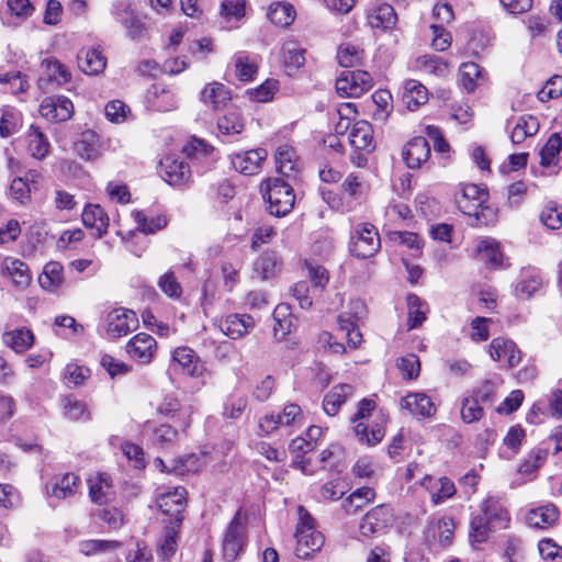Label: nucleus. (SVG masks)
Returning a JSON list of instances; mask_svg holds the SVG:
<instances>
[{
  "label": "nucleus",
  "instance_id": "a18cd8bd",
  "mask_svg": "<svg viewBox=\"0 0 562 562\" xmlns=\"http://www.w3.org/2000/svg\"><path fill=\"white\" fill-rule=\"evenodd\" d=\"M539 131V122L532 115H521L516 121L510 133V139L514 144L522 143L527 137L535 135Z\"/></svg>",
  "mask_w": 562,
  "mask_h": 562
},
{
  "label": "nucleus",
  "instance_id": "6ab92c4d",
  "mask_svg": "<svg viewBox=\"0 0 562 562\" xmlns=\"http://www.w3.org/2000/svg\"><path fill=\"white\" fill-rule=\"evenodd\" d=\"M43 74L38 79L41 88L48 89L49 85L61 86L71 78L68 69L57 59L47 58L42 61Z\"/></svg>",
  "mask_w": 562,
  "mask_h": 562
},
{
  "label": "nucleus",
  "instance_id": "412c9836",
  "mask_svg": "<svg viewBox=\"0 0 562 562\" xmlns=\"http://www.w3.org/2000/svg\"><path fill=\"white\" fill-rule=\"evenodd\" d=\"M483 517L486 518L493 527L505 528L509 521V513L504 501L498 496L490 495L481 505Z\"/></svg>",
  "mask_w": 562,
  "mask_h": 562
},
{
  "label": "nucleus",
  "instance_id": "7ed1b4c3",
  "mask_svg": "<svg viewBox=\"0 0 562 562\" xmlns=\"http://www.w3.org/2000/svg\"><path fill=\"white\" fill-rule=\"evenodd\" d=\"M380 246L379 233L373 225L360 223L355 227L349 244L352 256L361 259L371 258L378 252Z\"/></svg>",
  "mask_w": 562,
  "mask_h": 562
},
{
  "label": "nucleus",
  "instance_id": "1a4fd4ad",
  "mask_svg": "<svg viewBox=\"0 0 562 562\" xmlns=\"http://www.w3.org/2000/svg\"><path fill=\"white\" fill-rule=\"evenodd\" d=\"M128 357L138 363L148 364L157 352L155 338L146 333H138L125 346Z\"/></svg>",
  "mask_w": 562,
  "mask_h": 562
},
{
  "label": "nucleus",
  "instance_id": "72a5a7b5",
  "mask_svg": "<svg viewBox=\"0 0 562 562\" xmlns=\"http://www.w3.org/2000/svg\"><path fill=\"white\" fill-rule=\"evenodd\" d=\"M64 269L57 261L47 262L38 277L41 288L47 292L56 293L64 283Z\"/></svg>",
  "mask_w": 562,
  "mask_h": 562
},
{
  "label": "nucleus",
  "instance_id": "a211bd4d",
  "mask_svg": "<svg viewBox=\"0 0 562 562\" xmlns=\"http://www.w3.org/2000/svg\"><path fill=\"white\" fill-rule=\"evenodd\" d=\"M402 155L409 169L422 168L430 157L429 143L425 137H414L404 146Z\"/></svg>",
  "mask_w": 562,
  "mask_h": 562
},
{
  "label": "nucleus",
  "instance_id": "cd10ccee",
  "mask_svg": "<svg viewBox=\"0 0 562 562\" xmlns=\"http://www.w3.org/2000/svg\"><path fill=\"white\" fill-rule=\"evenodd\" d=\"M78 66L85 74L97 76L105 69L106 58L99 48L82 49L78 54Z\"/></svg>",
  "mask_w": 562,
  "mask_h": 562
},
{
  "label": "nucleus",
  "instance_id": "bf43d9fd",
  "mask_svg": "<svg viewBox=\"0 0 562 562\" xmlns=\"http://www.w3.org/2000/svg\"><path fill=\"white\" fill-rule=\"evenodd\" d=\"M366 315V306L361 301L351 303V312H345L338 316L339 330L346 333L357 326V323Z\"/></svg>",
  "mask_w": 562,
  "mask_h": 562
},
{
  "label": "nucleus",
  "instance_id": "79ce46f5",
  "mask_svg": "<svg viewBox=\"0 0 562 562\" xmlns=\"http://www.w3.org/2000/svg\"><path fill=\"white\" fill-rule=\"evenodd\" d=\"M205 464L204 456L190 453L173 459L172 465L168 471L175 472L179 475H184L199 472L203 467H205Z\"/></svg>",
  "mask_w": 562,
  "mask_h": 562
},
{
  "label": "nucleus",
  "instance_id": "774afa93",
  "mask_svg": "<svg viewBox=\"0 0 562 562\" xmlns=\"http://www.w3.org/2000/svg\"><path fill=\"white\" fill-rule=\"evenodd\" d=\"M342 189L350 196L358 199L367 193L368 184L360 173L352 172L345 179Z\"/></svg>",
  "mask_w": 562,
  "mask_h": 562
},
{
  "label": "nucleus",
  "instance_id": "2f4dec72",
  "mask_svg": "<svg viewBox=\"0 0 562 562\" xmlns=\"http://www.w3.org/2000/svg\"><path fill=\"white\" fill-rule=\"evenodd\" d=\"M402 99L408 110L415 111L428 101V90L422 82L408 79L404 82Z\"/></svg>",
  "mask_w": 562,
  "mask_h": 562
},
{
  "label": "nucleus",
  "instance_id": "c756f323",
  "mask_svg": "<svg viewBox=\"0 0 562 562\" xmlns=\"http://www.w3.org/2000/svg\"><path fill=\"white\" fill-rule=\"evenodd\" d=\"M349 143L357 150L371 151L374 148L373 130L369 122H356L349 133Z\"/></svg>",
  "mask_w": 562,
  "mask_h": 562
},
{
  "label": "nucleus",
  "instance_id": "6e6552de",
  "mask_svg": "<svg viewBox=\"0 0 562 562\" xmlns=\"http://www.w3.org/2000/svg\"><path fill=\"white\" fill-rule=\"evenodd\" d=\"M2 278L7 279L18 292L26 290L32 282L29 266L24 261L11 257L2 260Z\"/></svg>",
  "mask_w": 562,
  "mask_h": 562
},
{
  "label": "nucleus",
  "instance_id": "58836bf2",
  "mask_svg": "<svg viewBox=\"0 0 562 562\" xmlns=\"http://www.w3.org/2000/svg\"><path fill=\"white\" fill-rule=\"evenodd\" d=\"M305 49L295 43H286L282 47V64L289 76L294 75L305 63Z\"/></svg>",
  "mask_w": 562,
  "mask_h": 562
},
{
  "label": "nucleus",
  "instance_id": "bb28decb",
  "mask_svg": "<svg viewBox=\"0 0 562 562\" xmlns=\"http://www.w3.org/2000/svg\"><path fill=\"white\" fill-rule=\"evenodd\" d=\"M89 496L98 505L108 504L114 496L113 486L106 474H97L88 480Z\"/></svg>",
  "mask_w": 562,
  "mask_h": 562
},
{
  "label": "nucleus",
  "instance_id": "b1692460",
  "mask_svg": "<svg viewBox=\"0 0 562 562\" xmlns=\"http://www.w3.org/2000/svg\"><path fill=\"white\" fill-rule=\"evenodd\" d=\"M255 327V321L247 314H232L221 322V330L232 339H238Z\"/></svg>",
  "mask_w": 562,
  "mask_h": 562
},
{
  "label": "nucleus",
  "instance_id": "e433bc0d",
  "mask_svg": "<svg viewBox=\"0 0 562 562\" xmlns=\"http://www.w3.org/2000/svg\"><path fill=\"white\" fill-rule=\"evenodd\" d=\"M172 359L192 376H201L204 372V364L195 352L188 347H178L172 353Z\"/></svg>",
  "mask_w": 562,
  "mask_h": 562
},
{
  "label": "nucleus",
  "instance_id": "f8f14e48",
  "mask_svg": "<svg viewBox=\"0 0 562 562\" xmlns=\"http://www.w3.org/2000/svg\"><path fill=\"white\" fill-rule=\"evenodd\" d=\"M187 491L183 487H176L173 491L164 493L158 498V506L162 514L170 516L177 527H180L183 520V510L186 506Z\"/></svg>",
  "mask_w": 562,
  "mask_h": 562
},
{
  "label": "nucleus",
  "instance_id": "e2e57ef3",
  "mask_svg": "<svg viewBox=\"0 0 562 562\" xmlns=\"http://www.w3.org/2000/svg\"><path fill=\"white\" fill-rule=\"evenodd\" d=\"M416 67L430 75L445 76L448 65L436 55H424L416 59Z\"/></svg>",
  "mask_w": 562,
  "mask_h": 562
},
{
  "label": "nucleus",
  "instance_id": "f257e3e1",
  "mask_svg": "<svg viewBox=\"0 0 562 562\" xmlns=\"http://www.w3.org/2000/svg\"><path fill=\"white\" fill-rule=\"evenodd\" d=\"M261 192L271 215L285 216L292 211L295 194L293 188L284 180L279 178L268 179L262 183Z\"/></svg>",
  "mask_w": 562,
  "mask_h": 562
},
{
  "label": "nucleus",
  "instance_id": "a19ab883",
  "mask_svg": "<svg viewBox=\"0 0 562 562\" xmlns=\"http://www.w3.org/2000/svg\"><path fill=\"white\" fill-rule=\"evenodd\" d=\"M558 508L549 504L530 510L527 520L530 526L542 529L552 526L558 520Z\"/></svg>",
  "mask_w": 562,
  "mask_h": 562
},
{
  "label": "nucleus",
  "instance_id": "ea45409f",
  "mask_svg": "<svg viewBox=\"0 0 562 562\" xmlns=\"http://www.w3.org/2000/svg\"><path fill=\"white\" fill-rule=\"evenodd\" d=\"M80 479L75 473H66L60 476L48 491L50 497L64 499L74 496L79 487Z\"/></svg>",
  "mask_w": 562,
  "mask_h": 562
},
{
  "label": "nucleus",
  "instance_id": "473e14b6",
  "mask_svg": "<svg viewBox=\"0 0 562 562\" xmlns=\"http://www.w3.org/2000/svg\"><path fill=\"white\" fill-rule=\"evenodd\" d=\"M100 138L93 131H85L75 143V151L85 160H95L100 157Z\"/></svg>",
  "mask_w": 562,
  "mask_h": 562
},
{
  "label": "nucleus",
  "instance_id": "603ef678",
  "mask_svg": "<svg viewBox=\"0 0 562 562\" xmlns=\"http://www.w3.org/2000/svg\"><path fill=\"white\" fill-rule=\"evenodd\" d=\"M217 128L221 134L235 136L245 128V121L236 110H231L217 120Z\"/></svg>",
  "mask_w": 562,
  "mask_h": 562
},
{
  "label": "nucleus",
  "instance_id": "c9c22d12",
  "mask_svg": "<svg viewBox=\"0 0 562 562\" xmlns=\"http://www.w3.org/2000/svg\"><path fill=\"white\" fill-rule=\"evenodd\" d=\"M149 101L151 106L159 112H168L178 108L176 93L164 85H154L150 91Z\"/></svg>",
  "mask_w": 562,
  "mask_h": 562
},
{
  "label": "nucleus",
  "instance_id": "09e8293b",
  "mask_svg": "<svg viewBox=\"0 0 562 562\" xmlns=\"http://www.w3.org/2000/svg\"><path fill=\"white\" fill-rule=\"evenodd\" d=\"M122 547V542L116 540L90 539L79 542L80 553L86 557L102 554L115 551Z\"/></svg>",
  "mask_w": 562,
  "mask_h": 562
},
{
  "label": "nucleus",
  "instance_id": "39448f33",
  "mask_svg": "<svg viewBox=\"0 0 562 562\" xmlns=\"http://www.w3.org/2000/svg\"><path fill=\"white\" fill-rule=\"evenodd\" d=\"M487 200V192L476 184H465L461 195L457 199L459 210L468 215L473 216L476 221H481L484 215V203Z\"/></svg>",
  "mask_w": 562,
  "mask_h": 562
},
{
  "label": "nucleus",
  "instance_id": "9d476101",
  "mask_svg": "<svg viewBox=\"0 0 562 562\" xmlns=\"http://www.w3.org/2000/svg\"><path fill=\"white\" fill-rule=\"evenodd\" d=\"M392 522V508L387 505H379L363 517L360 524V532L364 537H371L375 533L383 532Z\"/></svg>",
  "mask_w": 562,
  "mask_h": 562
},
{
  "label": "nucleus",
  "instance_id": "de8ad7c7",
  "mask_svg": "<svg viewBox=\"0 0 562 562\" xmlns=\"http://www.w3.org/2000/svg\"><path fill=\"white\" fill-rule=\"evenodd\" d=\"M406 300L408 307L407 326L408 329H414L422 326V324L426 321L428 305L416 294H408Z\"/></svg>",
  "mask_w": 562,
  "mask_h": 562
},
{
  "label": "nucleus",
  "instance_id": "f03ea898",
  "mask_svg": "<svg viewBox=\"0 0 562 562\" xmlns=\"http://www.w3.org/2000/svg\"><path fill=\"white\" fill-rule=\"evenodd\" d=\"M297 513L299 524L295 533V554L297 558L307 559L313 552L322 548L324 544V537L315 529L313 518L303 506H299Z\"/></svg>",
  "mask_w": 562,
  "mask_h": 562
},
{
  "label": "nucleus",
  "instance_id": "423d86ee",
  "mask_svg": "<svg viewBox=\"0 0 562 562\" xmlns=\"http://www.w3.org/2000/svg\"><path fill=\"white\" fill-rule=\"evenodd\" d=\"M138 327L136 313L127 308H114L106 315V333L113 338L126 336Z\"/></svg>",
  "mask_w": 562,
  "mask_h": 562
},
{
  "label": "nucleus",
  "instance_id": "13d9d810",
  "mask_svg": "<svg viewBox=\"0 0 562 562\" xmlns=\"http://www.w3.org/2000/svg\"><path fill=\"white\" fill-rule=\"evenodd\" d=\"M375 493L371 487H360L350 494L345 501L344 508L348 514H355L366 504L373 501Z\"/></svg>",
  "mask_w": 562,
  "mask_h": 562
},
{
  "label": "nucleus",
  "instance_id": "0e129e2a",
  "mask_svg": "<svg viewBox=\"0 0 562 562\" xmlns=\"http://www.w3.org/2000/svg\"><path fill=\"white\" fill-rule=\"evenodd\" d=\"M179 529L180 527H177L175 522H170V526L166 527L164 541L159 547V554L165 560H169L176 553Z\"/></svg>",
  "mask_w": 562,
  "mask_h": 562
},
{
  "label": "nucleus",
  "instance_id": "8fccbe9b",
  "mask_svg": "<svg viewBox=\"0 0 562 562\" xmlns=\"http://www.w3.org/2000/svg\"><path fill=\"white\" fill-rule=\"evenodd\" d=\"M235 75L238 80L251 81L258 72V65L254 58L245 52H239L234 56Z\"/></svg>",
  "mask_w": 562,
  "mask_h": 562
},
{
  "label": "nucleus",
  "instance_id": "5701e85b",
  "mask_svg": "<svg viewBox=\"0 0 562 562\" xmlns=\"http://www.w3.org/2000/svg\"><path fill=\"white\" fill-rule=\"evenodd\" d=\"M200 100L213 111H218L231 101V92L223 83L213 81L202 89Z\"/></svg>",
  "mask_w": 562,
  "mask_h": 562
},
{
  "label": "nucleus",
  "instance_id": "680f3d73",
  "mask_svg": "<svg viewBox=\"0 0 562 562\" xmlns=\"http://www.w3.org/2000/svg\"><path fill=\"white\" fill-rule=\"evenodd\" d=\"M562 147V138L558 133L552 134L540 151V164L543 167L555 165Z\"/></svg>",
  "mask_w": 562,
  "mask_h": 562
},
{
  "label": "nucleus",
  "instance_id": "338daca9",
  "mask_svg": "<svg viewBox=\"0 0 562 562\" xmlns=\"http://www.w3.org/2000/svg\"><path fill=\"white\" fill-rule=\"evenodd\" d=\"M362 58V50L352 44H342L337 52V59L342 67H355Z\"/></svg>",
  "mask_w": 562,
  "mask_h": 562
},
{
  "label": "nucleus",
  "instance_id": "ddd939ff",
  "mask_svg": "<svg viewBox=\"0 0 562 562\" xmlns=\"http://www.w3.org/2000/svg\"><path fill=\"white\" fill-rule=\"evenodd\" d=\"M159 172L161 178L172 186H182L191 177L189 165L172 155H167L160 160Z\"/></svg>",
  "mask_w": 562,
  "mask_h": 562
},
{
  "label": "nucleus",
  "instance_id": "20e7f679",
  "mask_svg": "<svg viewBox=\"0 0 562 562\" xmlns=\"http://www.w3.org/2000/svg\"><path fill=\"white\" fill-rule=\"evenodd\" d=\"M372 86V76L364 70H344L336 79L337 93L346 98H359Z\"/></svg>",
  "mask_w": 562,
  "mask_h": 562
},
{
  "label": "nucleus",
  "instance_id": "052dcab7",
  "mask_svg": "<svg viewBox=\"0 0 562 562\" xmlns=\"http://www.w3.org/2000/svg\"><path fill=\"white\" fill-rule=\"evenodd\" d=\"M29 88L26 76L20 69L8 71L2 75V92L18 94Z\"/></svg>",
  "mask_w": 562,
  "mask_h": 562
},
{
  "label": "nucleus",
  "instance_id": "7c9ffc66",
  "mask_svg": "<svg viewBox=\"0 0 562 562\" xmlns=\"http://www.w3.org/2000/svg\"><path fill=\"white\" fill-rule=\"evenodd\" d=\"M353 394V386L341 383L334 386L324 397L323 408L328 416H335L341 405Z\"/></svg>",
  "mask_w": 562,
  "mask_h": 562
},
{
  "label": "nucleus",
  "instance_id": "aec40b11",
  "mask_svg": "<svg viewBox=\"0 0 562 562\" xmlns=\"http://www.w3.org/2000/svg\"><path fill=\"white\" fill-rule=\"evenodd\" d=\"M401 407L417 418H429L436 414L432 400L425 393H409L401 400Z\"/></svg>",
  "mask_w": 562,
  "mask_h": 562
},
{
  "label": "nucleus",
  "instance_id": "0eeeda50",
  "mask_svg": "<svg viewBox=\"0 0 562 562\" xmlns=\"http://www.w3.org/2000/svg\"><path fill=\"white\" fill-rule=\"evenodd\" d=\"M238 510L229 522L223 539V553L227 561H235L244 546L245 521Z\"/></svg>",
  "mask_w": 562,
  "mask_h": 562
},
{
  "label": "nucleus",
  "instance_id": "393cba45",
  "mask_svg": "<svg viewBox=\"0 0 562 562\" xmlns=\"http://www.w3.org/2000/svg\"><path fill=\"white\" fill-rule=\"evenodd\" d=\"M542 284L541 273L535 268H526L520 272L515 293L519 299L528 300L542 288Z\"/></svg>",
  "mask_w": 562,
  "mask_h": 562
},
{
  "label": "nucleus",
  "instance_id": "864d4df0",
  "mask_svg": "<svg viewBox=\"0 0 562 562\" xmlns=\"http://www.w3.org/2000/svg\"><path fill=\"white\" fill-rule=\"evenodd\" d=\"M294 8L288 2H277L269 7L267 16L278 26H288L294 20Z\"/></svg>",
  "mask_w": 562,
  "mask_h": 562
},
{
  "label": "nucleus",
  "instance_id": "a878e982",
  "mask_svg": "<svg viewBox=\"0 0 562 562\" xmlns=\"http://www.w3.org/2000/svg\"><path fill=\"white\" fill-rule=\"evenodd\" d=\"M422 485L430 492L431 501L435 505L456 494L453 482L446 476L435 480L432 476L426 475L422 481Z\"/></svg>",
  "mask_w": 562,
  "mask_h": 562
},
{
  "label": "nucleus",
  "instance_id": "5fc2aeb1",
  "mask_svg": "<svg viewBox=\"0 0 562 562\" xmlns=\"http://www.w3.org/2000/svg\"><path fill=\"white\" fill-rule=\"evenodd\" d=\"M5 344L15 352H24L34 342V335L27 328H19L8 331L5 335Z\"/></svg>",
  "mask_w": 562,
  "mask_h": 562
},
{
  "label": "nucleus",
  "instance_id": "4468645a",
  "mask_svg": "<svg viewBox=\"0 0 562 562\" xmlns=\"http://www.w3.org/2000/svg\"><path fill=\"white\" fill-rule=\"evenodd\" d=\"M490 356L494 361L504 363L507 368L516 367L521 360L520 350L507 338L497 337L490 344Z\"/></svg>",
  "mask_w": 562,
  "mask_h": 562
},
{
  "label": "nucleus",
  "instance_id": "c03bdc74",
  "mask_svg": "<svg viewBox=\"0 0 562 562\" xmlns=\"http://www.w3.org/2000/svg\"><path fill=\"white\" fill-rule=\"evenodd\" d=\"M476 254L480 260L490 267H498L502 263L503 255L499 244L493 238L481 239L476 245Z\"/></svg>",
  "mask_w": 562,
  "mask_h": 562
},
{
  "label": "nucleus",
  "instance_id": "f704fd0d",
  "mask_svg": "<svg viewBox=\"0 0 562 562\" xmlns=\"http://www.w3.org/2000/svg\"><path fill=\"white\" fill-rule=\"evenodd\" d=\"M124 12L126 18L121 16L120 13L113 11L116 19L123 24L127 36L133 41H142L148 36V24L140 18L130 12L128 7H125Z\"/></svg>",
  "mask_w": 562,
  "mask_h": 562
},
{
  "label": "nucleus",
  "instance_id": "4be33fe9",
  "mask_svg": "<svg viewBox=\"0 0 562 562\" xmlns=\"http://www.w3.org/2000/svg\"><path fill=\"white\" fill-rule=\"evenodd\" d=\"M81 218L86 227L94 231L95 238L106 234L110 218L99 204H88L82 211Z\"/></svg>",
  "mask_w": 562,
  "mask_h": 562
},
{
  "label": "nucleus",
  "instance_id": "c85d7f7f",
  "mask_svg": "<svg viewBox=\"0 0 562 562\" xmlns=\"http://www.w3.org/2000/svg\"><path fill=\"white\" fill-rule=\"evenodd\" d=\"M277 170L280 175L291 178L300 170V160L293 147L281 145L276 151Z\"/></svg>",
  "mask_w": 562,
  "mask_h": 562
},
{
  "label": "nucleus",
  "instance_id": "9b49d317",
  "mask_svg": "<svg viewBox=\"0 0 562 562\" xmlns=\"http://www.w3.org/2000/svg\"><path fill=\"white\" fill-rule=\"evenodd\" d=\"M157 411L166 418L173 419L175 425L182 432H186L191 425L192 408L190 406H181L178 398L172 395L165 396Z\"/></svg>",
  "mask_w": 562,
  "mask_h": 562
},
{
  "label": "nucleus",
  "instance_id": "f3484780",
  "mask_svg": "<svg viewBox=\"0 0 562 562\" xmlns=\"http://www.w3.org/2000/svg\"><path fill=\"white\" fill-rule=\"evenodd\" d=\"M40 113L48 121L64 122L71 117L74 105L66 97L46 98L40 105Z\"/></svg>",
  "mask_w": 562,
  "mask_h": 562
},
{
  "label": "nucleus",
  "instance_id": "4d7b16f0",
  "mask_svg": "<svg viewBox=\"0 0 562 562\" xmlns=\"http://www.w3.org/2000/svg\"><path fill=\"white\" fill-rule=\"evenodd\" d=\"M353 430L358 440L369 446H375L381 442L385 436V430L382 424H374L369 430L366 424L359 422L355 425Z\"/></svg>",
  "mask_w": 562,
  "mask_h": 562
},
{
  "label": "nucleus",
  "instance_id": "49530a36",
  "mask_svg": "<svg viewBox=\"0 0 562 562\" xmlns=\"http://www.w3.org/2000/svg\"><path fill=\"white\" fill-rule=\"evenodd\" d=\"M50 144L40 127L31 125L27 134V150L36 159H43L49 151Z\"/></svg>",
  "mask_w": 562,
  "mask_h": 562
},
{
  "label": "nucleus",
  "instance_id": "6e6d98bb",
  "mask_svg": "<svg viewBox=\"0 0 562 562\" xmlns=\"http://www.w3.org/2000/svg\"><path fill=\"white\" fill-rule=\"evenodd\" d=\"M491 522L481 515L474 516L470 522V542L474 548L487 541L491 533Z\"/></svg>",
  "mask_w": 562,
  "mask_h": 562
},
{
  "label": "nucleus",
  "instance_id": "4c0bfd02",
  "mask_svg": "<svg viewBox=\"0 0 562 562\" xmlns=\"http://www.w3.org/2000/svg\"><path fill=\"white\" fill-rule=\"evenodd\" d=\"M132 215L137 224V229L144 234H155L168 224L167 217L162 214L153 215L145 211H135Z\"/></svg>",
  "mask_w": 562,
  "mask_h": 562
},
{
  "label": "nucleus",
  "instance_id": "3c124183",
  "mask_svg": "<svg viewBox=\"0 0 562 562\" xmlns=\"http://www.w3.org/2000/svg\"><path fill=\"white\" fill-rule=\"evenodd\" d=\"M459 72L461 86L469 93L473 92L483 80L481 67L473 61L461 64Z\"/></svg>",
  "mask_w": 562,
  "mask_h": 562
},
{
  "label": "nucleus",
  "instance_id": "2eb2a0df",
  "mask_svg": "<svg viewBox=\"0 0 562 562\" xmlns=\"http://www.w3.org/2000/svg\"><path fill=\"white\" fill-rule=\"evenodd\" d=\"M267 156L266 149L256 148L232 155L231 162L236 171L246 176H252L260 171Z\"/></svg>",
  "mask_w": 562,
  "mask_h": 562
},
{
  "label": "nucleus",
  "instance_id": "dca6fc26",
  "mask_svg": "<svg viewBox=\"0 0 562 562\" xmlns=\"http://www.w3.org/2000/svg\"><path fill=\"white\" fill-rule=\"evenodd\" d=\"M367 21L372 29L389 31L395 26L397 14L391 4L376 1L368 9Z\"/></svg>",
  "mask_w": 562,
  "mask_h": 562
},
{
  "label": "nucleus",
  "instance_id": "37998d69",
  "mask_svg": "<svg viewBox=\"0 0 562 562\" xmlns=\"http://www.w3.org/2000/svg\"><path fill=\"white\" fill-rule=\"evenodd\" d=\"M282 261L276 251H267L262 254L255 263L256 272L263 280H268L277 276L281 270Z\"/></svg>",
  "mask_w": 562,
  "mask_h": 562
},
{
  "label": "nucleus",
  "instance_id": "69168bd1",
  "mask_svg": "<svg viewBox=\"0 0 562 562\" xmlns=\"http://www.w3.org/2000/svg\"><path fill=\"white\" fill-rule=\"evenodd\" d=\"M480 403L481 402L473 396L463 398L461 405V418L464 423L472 424L483 417L484 411Z\"/></svg>",
  "mask_w": 562,
  "mask_h": 562
}]
</instances>
